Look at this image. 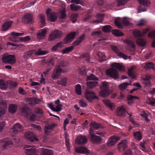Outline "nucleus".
Instances as JSON below:
<instances>
[{
  "label": "nucleus",
  "instance_id": "60",
  "mask_svg": "<svg viewBox=\"0 0 155 155\" xmlns=\"http://www.w3.org/2000/svg\"><path fill=\"white\" fill-rule=\"evenodd\" d=\"M87 81L88 80L98 81V78L94 75L91 74L87 77Z\"/></svg>",
  "mask_w": 155,
  "mask_h": 155
},
{
  "label": "nucleus",
  "instance_id": "57",
  "mask_svg": "<svg viewBox=\"0 0 155 155\" xmlns=\"http://www.w3.org/2000/svg\"><path fill=\"white\" fill-rule=\"evenodd\" d=\"M66 16L65 13V10L64 7H63V9L60 13L59 18H64Z\"/></svg>",
  "mask_w": 155,
  "mask_h": 155
},
{
  "label": "nucleus",
  "instance_id": "50",
  "mask_svg": "<svg viewBox=\"0 0 155 155\" xmlns=\"http://www.w3.org/2000/svg\"><path fill=\"white\" fill-rule=\"evenodd\" d=\"M134 138L137 140H140L142 139L141 134L139 131L134 132Z\"/></svg>",
  "mask_w": 155,
  "mask_h": 155
},
{
  "label": "nucleus",
  "instance_id": "32",
  "mask_svg": "<svg viewBox=\"0 0 155 155\" xmlns=\"http://www.w3.org/2000/svg\"><path fill=\"white\" fill-rule=\"evenodd\" d=\"M127 141L126 140H121L120 142L118 145V148L119 149L122 148L124 149L127 146Z\"/></svg>",
  "mask_w": 155,
  "mask_h": 155
},
{
  "label": "nucleus",
  "instance_id": "31",
  "mask_svg": "<svg viewBox=\"0 0 155 155\" xmlns=\"http://www.w3.org/2000/svg\"><path fill=\"white\" fill-rule=\"evenodd\" d=\"M30 111V110L26 106L21 110V112L22 115L26 117H27L28 116V114Z\"/></svg>",
  "mask_w": 155,
  "mask_h": 155
},
{
  "label": "nucleus",
  "instance_id": "46",
  "mask_svg": "<svg viewBox=\"0 0 155 155\" xmlns=\"http://www.w3.org/2000/svg\"><path fill=\"white\" fill-rule=\"evenodd\" d=\"M100 126L99 124H96L94 122H91L90 124V126L91 128L95 130L97 129L100 128Z\"/></svg>",
  "mask_w": 155,
  "mask_h": 155
},
{
  "label": "nucleus",
  "instance_id": "8",
  "mask_svg": "<svg viewBox=\"0 0 155 155\" xmlns=\"http://www.w3.org/2000/svg\"><path fill=\"white\" fill-rule=\"evenodd\" d=\"M24 152L27 155H37L35 147H30L29 146L26 145L24 147Z\"/></svg>",
  "mask_w": 155,
  "mask_h": 155
},
{
  "label": "nucleus",
  "instance_id": "53",
  "mask_svg": "<svg viewBox=\"0 0 155 155\" xmlns=\"http://www.w3.org/2000/svg\"><path fill=\"white\" fill-rule=\"evenodd\" d=\"M138 1L140 4L147 6L150 4V1L148 0H138Z\"/></svg>",
  "mask_w": 155,
  "mask_h": 155
},
{
  "label": "nucleus",
  "instance_id": "2",
  "mask_svg": "<svg viewBox=\"0 0 155 155\" xmlns=\"http://www.w3.org/2000/svg\"><path fill=\"white\" fill-rule=\"evenodd\" d=\"M109 87V85L107 82H103L100 87L101 91L100 92V95L104 97H107L110 93L108 90Z\"/></svg>",
  "mask_w": 155,
  "mask_h": 155
},
{
  "label": "nucleus",
  "instance_id": "45",
  "mask_svg": "<svg viewBox=\"0 0 155 155\" xmlns=\"http://www.w3.org/2000/svg\"><path fill=\"white\" fill-rule=\"evenodd\" d=\"M75 91L77 94L80 95L81 94V88L79 84L76 85L75 87Z\"/></svg>",
  "mask_w": 155,
  "mask_h": 155
},
{
  "label": "nucleus",
  "instance_id": "40",
  "mask_svg": "<svg viewBox=\"0 0 155 155\" xmlns=\"http://www.w3.org/2000/svg\"><path fill=\"white\" fill-rule=\"evenodd\" d=\"M42 155H53V152L52 150L43 148L42 149Z\"/></svg>",
  "mask_w": 155,
  "mask_h": 155
},
{
  "label": "nucleus",
  "instance_id": "58",
  "mask_svg": "<svg viewBox=\"0 0 155 155\" xmlns=\"http://www.w3.org/2000/svg\"><path fill=\"white\" fill-rule=\"evenodd\" d=\"M1 143L4 144L3 147L4 148H6L8 146L13 144V142L11 141H8L2 142Z\"/></svg>",
  "mask_w": 155,
  "mask_h": 155
},
{
  "label": "nucleus",
  "instance_id": "35",
  "mask_svg": "<svg viewBox=\"0 0 155 155\" xmlns=\"http://www.w3.org/2000/svg\"><path fill=\"white\" fill-rule=\"evenodd\" d=\"M17 105L16 104H10L9 105L8 110L11 113H15L17 108Z\"/></svg>",
  "mask_w": 155,
  "mask_h": 155
},
{
  "label": "nucleus",
  "instance_id": "56",
  "mask_svg": "<svg viewBox=\"0 0 155 155\" xmlns=\"http://www.w3.org/2000/svg\"><path fill=\"white\" fill-rule=\"evenodd\" d=\"M71 8L72 11H76L80 9L81 8V7L79 5L73 4L71 5Z\"/></svg>",
  "mask_w": 155,
  "mask_h": 155
},
{
  "label": "nucleus",
  "instance_id": "41",
  "mask_svg": "<svg viewBox=\"0 0 155 155\" xmlns=\"http://www.w3.org/2000/svg\"><path fill=\"white\" fill-rule=\"evenodd\" d=\"M48 53L47 51H43L39 49L35 52V54L37 56H41L45 55Z\"/></svg>",
  "mask_w": 155,
  "mask_h": 155
},
{
  "label": "nucleus",
  "instance_id": "36",
  "mask_svg": "<svg viewBox=\"0 0 155 155\" xmlns=\"http://www.w3.org/2000/svg\"><path fill=\"white\" fill-rule=\"evenodd\" d=\"M131 81H130L129 83L125 82L120 84L119 86V89L121 90H125L127 86L131 84Z\"/></svg>",
  "mask_w": 155,
  "mask_h": 155
},
{
  "label": "nucleus",
  "instance_id": "38",
  "mask_svg": "<svg viewBox=\"0 0 155 155\" xmlns=\"http://www.w3.org/2000/svg\"><path fill=\"white\" fill-rule=\"evenodd\" d=\"M87 84L88 88H91L96 86L98 84V82L97 81H87Z\"/></svg>",
  "mask_w": 155,
  "mask_h": 155
},
{
  "label": "nucleus",
  "instance_id": "4",
  "mask_svg": "<svg viewBox=\"0 0 155 155\" xmlns=\"http://www.w3.org/2000/svg\"><path fill=\"white\" fill-rule=\"evenodd\" d=\"M97 135H99L101 136L99 137L96 135H92L90 138L91 141L94 143L98 144L100 143L101 140V137H104L105 134L103 133H98L96 134Z\"/></svg>",
  "mask_w": 155,
  "mask_h": 155
},
{
  "label": "nucleus",
  "instance_id": "39",
  "mask_svg": "<svg viewBox=\"0 0 155 155\" xmlns=\"http://www.w3.org/2000/svg\"><path fill=\"white\" fill-rule=\"evenodd\" d=\"M74 49V46H71L68 47L66 48L63 49L61 51L63 54L68 53Z\"/></svg>",
  "mask_w": 155,
  "mask_h": 155
},
{
  "label": "nucleus",
  "instance_id": "7",
  "mask_svg": "<svg viewBox=\"0 0 155 155\" xmlns=\"http://www.w3.org/2000/svg\"><path fill=\"white\" fill-rule=\"evenodd\" d=\"M62 32L58 30H55L52 32L49 35L48 40L49 41H52L61 37Z\"/></svg>",
  "mask_w": 155,
  "mask_h": 155
},
{
  "label": "nucleus",
  "instance_id": "61",
  "mask_svg": "<svg viewBox=\"0 0 155 155\" xmlns=\"http://www.w3.org/2000/svg\"><path fill=\"white\" fill-rule=\"evenodd\" d=\"M136 23L137 25H141L145 24L146 23V21L144 19H141L138 21H136Z\"/></svg>",
  "mask_w": 155,
  "mask_h": 155
},
{
  "label": "nucleus",
  "instance_id": "27",
  "mask_svg": "<svg viewBox=\"0 0 155 155\" xmlns=\"http://www.w3.org/2000/svg\"><path fill=\"white\" fill-rule=\"evenodd\" d=\"M111 65V67L120 71H124V67L121 63H114L112 64Z\"/></svg>",
  "mask_w": 155,
  "mask_h": 155
},
{
  "label": "nucleus",
  "instance_id": "42",
  "mask_svg": "<svg viewBox=\"0 0 155 155\" xmlns=\"http://www.w3.org/2000/svg\"><path fill=\"white\" fill-rule=\"evenodd\" d=\"M40 20L41 22V27L42 28L45 25V15L43 14H40L39 15Z\"/></svg>",
  "mask_w": 155,
  "mask_h": 155
},
{
  "label": "nucleus",
  "instance_id": "6",
  "mask_svg": "<svg viewBox=\"0 0 155 155\" xmlns=\"http://www.w3.org/2000/svg\"><path fill=\"white\" fill-rule=\"evenodd\" d=\"M120 140V138L119 136L115 135H112L109 138L106 144L109 147L112 146L117 143Z\"/></svg>",
  "mask_w": 155,
  "mask_h": 155
},
{
  "label": "nucleus",
  "instance_id": "17",
  "mask_svg": "<svg viewBox=\"0 0 155 155\" xmlns=\"http://www.w3.org/2000/svg\"><path fill=\"white\" fill-rule=\"evenodd\" d=\"M47 31L46 28H44L38 31L37 34V37L39 39H43L46 36Z\"/></svg>",
  "mask_w": 155,
  "mask_h": 155
},
{
  "label": "nucleus",
  "instance_id": "48",
  "mask_svg": "<svg viewBox=\"0 0 155 155\" xmlns=\"http://www.w3.org/2000/svg\"><path fill=\"white\" fill-rule=\"evenodd\" d=\"M112 33L113 35L117 37L122 36L124 35L122 32L117 30H112Z\"/></svg>",
  "mask_w": 155,
  "mask_h": 155
},
{
  "label": "nucleus",
  "instance_id": "25",
  "mask_svg": "<svg viewBox=\"0 0 155 155\" xmlns=\"http://www.w3.org/2000/svg\"><path fill=\"white\" fill-rule=\"evenodd\" d=\"M24 22H31L32 21V16L31 14L28 13L25 15L22 19Z\"/></svg>",
  "mask_w": 155,
  "mask_h": 155
},
{
  "label": "nucleus",
  "instance_id": "13",
  "mask_svg": "<svg viewBox=\"0 0 155 155\" xmlns=\"http://www.w3.org/2000/svg\"><path fill=\"white\" fill-rule=\"evenodd\" d=\"M76 34V33L75 32L69 33L64 40L65 44H67L72 41L74 38Z\"/></svg>",
  "mask_w": 155,
  "mask_h": 155
},
{
  "label": "nucleus",
  "instance_id": "19",
  "mask_svg": "<svg viewBox=\"0 0 155 155\" xmlns=\"http://www.w3.org/2000/svg\"><path fill=\"white\" fill-rule=\"evenodd\" d=\"M57 126V124L53 123L51 124L46 125L45 127V133L46 134H48L51 132L53 128Z\"/></svg>",
  "mask_w": 155,
  "mask_h": 155
},
{
  "label": "nucleus",
  "instance_id": "28",
  "mask_svg": "<svg viewBox=\"0 0 155 155\" xmlns=\"http://www.w3.org/2000/svg\"><path fill=\"white\" fill-rule=\"evenodd\" d=\"M58 16V14L55 12L52 13L47 17L48 20L52 22L56 21Z\"/></svg>",
  "mask_w": 155,
  "mask_h": 155
},
{
  "label": "nucleus",
  "instance_id": "21",
  "mask_svg": "<svg viewBox=\"0 0 155 155\" xmlns=\"http://www.w3.org/2000/svg\"><path fill=\"white\" fill-rule=\"evenodd\" d=\"M103 103L105 105L111 110H114L115 108V104L112 102H111L109 100L105 99L103 100Z\"/></svg>",
  "mask_w": 155,
  "mask_h": 155
},
{
  "label": "nucleus",
  "instance_id": "54",
  "mask_svg": "<svg viewBox=\"0 0 155 155\" xmlns=\"http://www.w3.org/2000/svg\"><path fill=\"white\" fill-rule=\"evenodd\" d=\"M19 41L21 42H27L31 40V38L29 36H27L19 38Z\"/></svg>",
  "mask_w": 155,
  "mask_h": 155
},
{
  "label": "nucleus",
  "instance_id": "12",
  "mask_svg": "<svg viewBox=\"0 0 155 155\" xmlns=\"http://www.w3.org/2000/svg\"><path fill=\"white\" fill-rule=\"evenodd\" d=\"M112 50L115 52L118 56L126 60L127 59V56L124 53L120 52L118 48L114 45H111Z\"/></svg>",
  "mask_w": 155,
  "mask_h": 155
},
{
  "label": "nucleus",
  "instance_id": "49",
  "mask_svg": "<svg viewBox=\"0 0 155 155\" xmlns=\"http://www.w3.org/2000/svg\"><path fill=\"white\" fill-rule=\"evenodd\" d=\"M133 33L134 35L136 37H140L143 36V34H142V32L139 30H134L133 31Z\"/></svg>",
  "mask_w": 155,
  "mask_h": 155
},
{
  "label": "nucleus",
  "instance_id": "24",
  "mask_svg": "<svg viewBox=\"0 0 155 155\" xmlns=\"http://www.w3.org/2000/svg\"><path fill=\"white\" fill-rule=\"evenodd\" d=\"M26 101L31 106L38 104L40 101L39 99L36 98H30L27 99Z\"/></svg>",
  "mask_w": 155,
  "mask_h": 155
},
{
  "label": "nucleus",
  "instance_id": "14",
  "mask_svg": "<svg viewBox=\"0 0 155 155\" xmlns=\"http://www.w3.org/2000/svg\"><path fill=\"white\" fill-rule=\"evenodd\" d=\"M23 130V127L19 123H16L14 125L12 128V132L13 134H16L18 132H22Z\"/></svg>",
  "mask_w": 155,
  "mask_h": 155
},
{
  "label": "nucleus",
  "instance_id": "18",
  "mask_svg": "<svg viewBox=\"0 0 155 155\" xmlns=\"http://www.w3.org/2000/svg\"><path fill=\"white\" fill-rule=\"evenodd\" d=\"M47 106L53 111L58 112L61 110L62 109V106L60 104H58L55 106L53 105L52 103H50L48 104Z\"/></svg>",
  "mask_w": 155,
  "mask_h": 155
},
{
  "label": "nucleus",
  "instance_id": "52",
  "mask_svg": "<svg viewBox=\"0 0 155 155\" xmlns=\"http://www.w3.org/2000/svg\"><path fill=\"white\" fill-rule=\"evenodd\" d=\"M111 29V27L109 25L104 26L102 28V31L105 32H108L110 31Z\"/></svg>",
  "mask_w": 155,
  "mask_h": 155
},
{
  "label": "nucleus",
  "instance_id": "37",
  "mask_svg": "<svg viewBox=\"0 0 155 155\" xmlns=\"http://www.w3.org/2000/svg\"><path fill=\"white\" fill-rule=\"evenodd\" d=\"M65 138L66 146L69 152H70V143L69 142V136L67 134L66 132L65 133Z\"/></svg>",
  "mask_w": 155,
  "mask_h": 155
},
{
  "label": "nucleus",
  "instance_id": "10",
  "mask_svg": "<svg viewBox=\"0 0 155 155\" xmlns=\"http://www.w3.org/2000/svg\"><path fill=\"white\" fill-rule=\"evenodd\" d=\"M106 73L107 75H109L115 79L118 78L119 75L117 71L112 68L107 70L106 71Z\"/></svg>",
  "mask_w": 155,
  "mask_h": 155
},
{
  "label": "nucleus",
  "instance_id": "64",
  "mask_svg": "<svg viewBox=\"0 0 155 155\" xmlns=\"http://www.w3.org/2000/svg\"><path fill=\"white\" fill-rule=\"evenodd\" d=\"M101 31H93L91 34V35L92 36H97L101 35Z\"/></svg>",
  "mask_w": 155,
  "mask_h": 155
},
{
  "label": "nucleus",
  "instance_id": "3",
  "mask_svg": "<svg viewBox=\"0 0 155 155\" xmlns=\"http://www.w3.org/2000/svg\"><path fill=\"white\" fill-rule=\"evenodd\" d=\"M2 60L4 63L14 64L16 62L15 58L13 55L5 54L3 56Z\"/></svg>",
  "mask_w": 155,
  "mask_h": 155
},
{
  "label": "nucleus",
  "instance_id": "23",
  "mask_svg": "<svg viewBox=\"0 0 155 155\" xmlns=\"http://www.w3.org/2000/svg\"><path fill=\"white\" fill-rule=\"evenodd\" d=\"M75 150L77 153H83L87 155L89 153V150L86 148L83 147H76Z\"/></svg>",
  "mask_w": 155,
  "mask_h": 155
},
{
  "label": "nucleus",
  "instance_id": "29",
  "mask_svg": "<svg viewBox=\"0 0 155 155\" xmlns=\"http://www.w3.org/2000/svg\"><path fill=\"white\" fill-rule=\"evenodd\" d=\"M150 78V77L147 75L145 78L143 79L142 83L145 87H149L151 86L150 82L149 80Z\"/></svg>",
  "mask_w": 155,
  "mask_h": 155
},
{
  "label": "nucleus",
  "instance_id": "51",
  "mask_svg": "<svg viewBox=\"0 0 155 155\" xmlns=\"http://www.w3.org/2000/svg\"><path fill=\"white\" fill-rule=\"evenodd\" d=\"M147 102L149 104L152 106H155V99L147 97Z\"/></svg>",
  "mask_w": 155,
  "mask_h": 155
},
{
  "label": "nucleus",
  "instance_id": "26",
  "mask_svg": "<svg viewBox=\"0 0 155 155\" xmlns=\"http://www.w3.org/2000/svg\"><path fill=\"white\" fill-rule=\"evenodd\" d=\"M136 99H139V98L136 96H133L130 95H128L127 96V104L130 105H132L134 101Z\"/></svg>",
  "mask_w": 155,
  "mask_h": 155
},
{
  "label": "nucleus",
  "instance_id": "30",
  "mask_svg": "<svg viewBox=\"0 0 155 155\" xmlns=\"http://www.w3.org/2000/svg\"><path fill=\"white\" fill-rule=\"evenodd\" d=\"M12 24V22L11 21H8L5 22L2 25V31H5L8 30L11 26Z\"/></svg>",
  "mask_w": 155,
  "mask_h": 155
},
{
  "label": "nucleus",
  "instance_id": "11",
  "mask_svg": "<svg viewBox=\"0 0 155 155\" xmlns=\"http://www.w3.org/2000/svg\"><path fill=\"white\" fill-rule=\"evenodd\" d=\"M85 97L87 100L90 102L94 99H97L95 93L91 91H86L85 92Z\"/></svg>",
  "mask_w": 155,
  "mask_h": 155
},
{
  "label": "nucleus",
  "instance_id": "33",
  "mask_svg": "<svg viewBox=\"0 0 155 155\" xmlns=\"http://www.w3.org/2000/svg\"><path fill=\"white\" fill-rule=\"evenodd\" d=\"M68 81V79L65 77H64L61 80H58L57 83L58 85H61L62 86H66Z\"/></svg>",
  "mask_w": 155,
  "mask_h": 155
},
{
  "label": "nucleus",
  "instance_id": "20",
  "mask_svg": "<svg viewBox=\"0 0 155 155\" xmlns=\"http://www.w3.org/2000/svg\"><path fill=\"white\" fill-rule=\"evenodd\" d=\"M23 33H19L15 32H12L11 36L9 38V39L13 42H17L19 41V39H17L16 38L18 36H21L23 35Z\"/></svg>",
  "mask_w": 155,
  "mask_h": 155
},
{
  "label": "nucleus",
  "instance_id": "5",
  "mask_svg": "<svg viewBox=\"0 0 155 155\" xmlns=\"http://www.w3.org/2000/svg\"><path fill=\"white\" fill-rule=\"evenodd\" d=\"M61 67H64V66L61 64L60 65L57 66L55 68L51 75L52 78L53 79H58L61 75L62 71Z\"/></svg>",
  "mask_w": 155,
  "mask_h": 155
},
{
  "label": "nucleus",
  "instance_id": "44",
  "mask_svg": "<svg viewBox=\"0 0 155 155\" xmlns=\"http://www.w3.org/2000/svg\"><path fill=\"white\" fill-rule=\"evenodd\" d=\"M135 67L134 66L129 68L128 70V75L133 78L134 77V72L135 70Z\"/></svg>",
  "mask_w": 155,
  "mask_h": 155
},
{
  "label": "nucleus",
  "instance_id": "34",
  "mask_svg": "<svg viewBox=\"0 0 155 155\" xmlns=\"http://www.w3.org/2000/svg\"><path fill=\"white\" fill-rule=\"evenodd\" d=\"M136 42L138 45L142 47L145 45L146 41L144 39L139 38L136 40Z\"/></svg>",
  "mask_w": 155,
  "mask_h": 155
},
{
  "label": "nucleus",
  "instance_id": "59",
  "mask_svg": "<svg viewBox=\"0 0 155 155\" xmlns=\"http://www.w3.org/2000/svg\"><path fill=\"white\" fill-rule=\"evenodd\" d=\"M117 6H122L125 5L127 2V0H117Z\"/></svg>",
  "mask_w": 155,
  "mask_h": 155
},
{
  "label": "nucleus",
  "instance_id": "15",
  "mask_svg": "<svg viewBox=\"0 0 155 155\" xmlns=\"http://www.w3.org/2000/svg\"><path fill=\"white\" fill-rule=\"evenodd\" d=\"M124 43H125L127 48L131 51H134L135 48V45L134 42L129 40H126L124 41Z\"/></svg>",
  "mask_w": 155,
  "mask_h": 155
},
{
  "label": "nucleus",
  "instance_id": "16",
  "mask_svg": "<svg viewBox=\"0 0 155 155\" xmlns=\"http://www.w3.org/2000/svg\"><path fill=\"white\" fill-rule=\"evenodd\" d=\"M87 139L86 137L80 135L76 138L75 143L79 144H83L87 143Z\"/></svg>",
  "mask_w": 155,
  "mask_h": 155
},
{
  "label": "nucleus",
  "instance_id": "9",
  "mask_svg": "<svg viewBox=\"0 0 155 155\" xmlns=\"http://www.w3.org/2000/svg\"><path fill=\"white\" fill-rule=\"evenodd\" d=\"M25 137L31 142L38 141V139L36 134L31 132H26L24 135Z\"/></svg>",
  "mask_w": 155,
  "mask_h": 155
},
{
  "label": "nucleus",
  "instance_id": "55",
  "mask_svg": "<svg viewBox=\"0 0 155 155\" xmlns=\"http://www.w3.org/2000/svg\"><path fill=\"white\" fill-rule=\"evenodd\" d=\"M33 51H30L24 53L23 57L25 59H27L30 58L33 53Z\"/></svg>",
  "mask_w": 155,
  "mask_h": 155
},
{
  "label": "nucleus",
  "instance_id": "63",
  "mask_svg": "<svg viewBox=\"0 0 155 155\" xmlns=\"http://www.w3.org/2000/svg\"><path fill=\"white\" fill-rule=\"evenodd\" d=\"M79 103L80 106L82 107H85L87 106V104L85 102L84 100L82 99L79 101Z\"/></svg>",
  "mask_w": 155,
  "mask_h": 155
},
{
  "label": "nucleus",
  "instance_id": "1",
  "mask_svg": "<svg viewBox=\"0 0 155 155\" xmlns=\"http://www.w3.org/2000/svg\"><path fill=\"white\" fill-rule=\"evenodd\" d=\"M18 84L14 82H6L2 80H0V88L2 90H5L9 87V88H14Z\"/></svg>",
  "mask_w": 155,
  "mask_h": 155
},
{
  "label": "nucleus",
  "instance_id": "62",
  "mask_svg": "<svg viewBox=\"0 0 155 155\" xmlns=\"http://www.w3.org/2000/svg\"><path fill=\"white\" fill-rule=\"evenodd\" d=\"M30 120L33 121L35 120H37L39 119V117H37L36 115L32 114L30 117Z\"/></svg>",
  "mask_w": 155,
  "mask_h": 155
},
{
  "label": "nucleus",
  "instance_id": "47",
  "mask_svg": "<svg viewBox=\"0 0 155 155\" xmlns=\"http://www.w3.org/2000/svg\"><path fill=\"white\" fill-rule=\"evenodd\" d=\"M97 55L100 61H105L106 60V57L104 53L99 52L97 53Z\"/></svg>",
  "mask_w": 155,
  "mask_h": 155
},
{
  "label": "nucleus",
  "instance_id": "22",
  "mask_svg": "<svg viewBox=\"0 0 155 155\" xmlns=\"http://www.w3.org/2000/svg\"><path fill=\"white\" fill-rule=\"evenodd\" d=\"M116 112L118 115L120 116H123L127 113L125 108L123 106L118 107L116 109Z\"/></svg>",
  "mask_w": 155,
  "mask_h": 155
},
{
  "label": "nucleus",
  "instance_id": "43",
  "mask_svg": "<svg viewBox=\"0 0 155 155\" xmlns=\"http://www.w3.org/2000/svg\"><path fill=\"white\" fill-rule=\"evenodd\" d=\"M155 65L153 64L152 63L149 62L146 63L144 66V68L146 69H154Z\"/></svg>",
  "mask_w": 155,
  "mask_h": 155
}]
</instances>
